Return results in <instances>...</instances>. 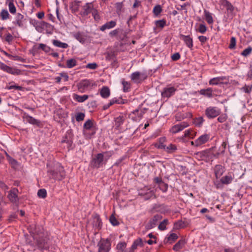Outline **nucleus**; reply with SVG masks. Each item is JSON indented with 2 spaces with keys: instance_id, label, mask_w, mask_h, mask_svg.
Wrapping results in <instances>:
<instances>
[{
  "instance_id": "f257e3e1",
  "label": "nucleus",
  "mask_w": 252,
  "mask_h": 252,
  "mask_svg": "<svg viewBox=\"0 0 252 252\" xmlns=\"http://www.w3.org/2000/svg\"><path fill=\"white\" fill-rule=\"evenodd\" d=\"M47 173L50 178L58 180H62L65 178V172L60 163H56L53 166L47 164Z\"/></svg>"
},
{
  "instance_id": "f03ea898",
  "label": "nucleus",
  "mask_w": 252,
  "mask_h": 252,
  "mask_svg": "<svg viewBox=\"0 0 252 252\" xmlns=\"http://www.w3.org/2000/svg\"><path fill=\"white\" fill-rule=\"evenodd\" d=\"M106 164L104 161V155L103 153H98L95 155L91 161L92 166L96 169L102 167L103 165Z\"/></svg>"
},
{
  "instance_id": "7ed1b4c3",
  "label": "nucleus",
  "mask_w": 252,
  "mask_h": 252,
  "mask_svg": "<svg viewBox=\"0 0 252 252\" xmlns=\"http://www.w3.org/2000/svg\"><path fill=\"white\" fill-rule=\"evenodd\" d=\"M96 86V84L93 81L87 79L83 80L77 84L78 89L82 93Z\"/></svg>"
},
{
  "instance_id": "20e7f679",
  "label": "nucleus",
  "mask_w": 252,
  "mask_h": 252,
  "mask_svg": "<svg viewBox=\"0 0 252 252\" xmlns=\"http://www.w3.org/2000/svg\"><path fill=\"white\" fill-rule=\"evenodd\" d=\"M97 252H109L111 248V240L109 238H101L97 244Z\"/></svg>"
},
{
  "instance_id": "39448f33",
  "label": "nucleus",
  "mask_w": 252,
  "mask_h": 252,
  "mask_svg": "<svg viewBox=\"0 0 252 252\" xmlns=\"http://www.w3.org/2000/svg\"><path fill=\"white\" fill-rule=\"evenodd\" d=\"M220 113V109L216 106H209L205 111V115L209 119L217 117Z\"/></svg>"
},
{
  "instance_id": "423d86ee",
  "label": "nucleus",
  "mask_w": 252,
  "mask_h": 252,
  "mask_svg": "<svg viewBox=\"0 0 252 252\" xmlns=\"http://www.w3.org/2000/svg\"><path fill=\"white\" fill-rule=\"evenodd\" d=\"M0 69L4 72L14 75H18L21 73V70L15 67L9 66L2 62H0Z\"/></svg>"
},
{
  "instance_id": "0eeeda50",
  "label": "nucleus",
  "mask_w": 252,
  "mask_h": 252,
  "mask_svg": "<svg viewBox=\"0 0 252 252\" xmlns=\"http://www.w3.org/2000/svg\"><path fill=\"white\" fill-rule=\"evenodd\" d=\"M18 189L13 188L8 192L7 198L9 200L13 203H17L19 202Z\"/></svg>"
},
{
  "instance_id": "6e6552de",
  "label": "nucleus",
  "mask_w": 252,
  "mask_h": 252,
  "mask_svg": "<svg viewBox=\"0 0 252 252\" xmlns=\"http://www.w3.org/2000/svg\"><path fill=\"white\" fill-rule=\"evenodd\" d=\"M177 89L174 87L167 86L163 89L161 95L162 98H169L174 95Z\"/></svg>"
},
{
  "instance_id": "1a4fd4ad",
  "label": "nucleus",
  "mask_w": 252,
  "mask_h": 252,
  "mask_svg": "<svg viewBox=\"0 0 252 252\" xmlns=\"http://www.w3.org/2000/svg\"><path fill=\"white\" fill-rule=\"evenodd\" d=\"M162 219V216L160 215H156L150 219L149 222L146 224L145 227L147 229H151L156 226L157 222Z\"/></svg>"
},
{
  "instance_id": "9d476101",
  "label": "nucleus",
  "mask_w": 252,
  "mask_h": 252,
  "mask_svg": "<svg viewBox=\"0 0 252 252\" xmlns=\"http://www.w3.org/2000/svg\"><path fill=\"white\" fill-rule=\"evenodd\" d=\"M23 119L24 120H26L29 123L35 125L37 126H40L41 125V122L37 119H35L34 118L29 115L27 113L23 112Z\"/></svg>"
},
{
  "instance_id": "9b49d317",
  "label": "nucleus",
  "mask_w": 252,
  "mask_h": 252,
  "mask_svg": "<svg viewBox=\"0 0 252 252\" xmlns=\"http://www.w3.org/2000/svg\"><path fill=\"white\" fill-rule=\"evenodd\" d=\"M94 9L93 2L86 3L83 7L81 11V15L83 16H87L92 13Z\"/></svg>"
},
{
  "instance_id": "f8f14e48",
  "label": "nucleus",
  "mask_w": 252,
  "mask_h": 252,
  "mask_svg": "<svg viewBox=\"0 0 252 252\" xmlns=\"http://www.w3.org/2000/svg\"><path fill=\"white\" fill-rule=\"evenodd\" d=\"M138 194L141 196H145L146 199H149L154 195L155 192L150 188L145 187L139 191Z\"/></svg>"
},
{
  "instance_id": "ddd939ff",
  "label": "nucleus",
  "mask_w": 252,
  "mask_h": 252,
  "mask_svg": "<svg viewBox=\"0 0 252 252\" xmlns=\"http://www.w3.org/2000/svg\"><path fill=\"white\" fill-rule=\"evenodd\" d=\"M189 126L188 123L183 122L180 124L174 126L171 128V132L174 133H177L182 131L183 129Z\"/></svg>"
},
{
  "instance_id": "4468645a",
  "label": "nucleus",
  "mask_w": 252,
  "mask_h": 252,
  "mask_svg": "<svg viewBox=\"0 0 252 252\" xmlns=\"http://www.w3.org/2000/svg\"><path fill=\"white\" fill-rule=\"evenodd\" d=\"M180 38L181 40H183L188 47L191 49L193 47V40L192 38L189 35H185L181 34Z\"/></svg>"
},
{
  "instance_id": "2eb2a0df",
  "label": "nucleus",
  "mask_w": 252,
  "mask_h": 252,
  "mask_svg": "<svg viewBox=\"0 0 252 252\" xmlns=\"http://www.w3.org/2000/svg\"><path fill=\"white\" fill-rule=\"evenodd\" d=\"M73 37L81 43H84L87 39V35L83 32H74Z\"/></svg>"
},
{
  "instance_id": "dca6fc26",
  "label": "nucleus",
  "mask_w": 252,
  "mask_h": 252,
  "mask_svg": "<svg viewBox=\"0 0 252 252\" xmlns=\"http://www.w3.org/2000/svg\"><path fill=\"white\" fill-rule=\"evenodd\" d=\"M116 25H117L116 21L112 20V21L106 22L105 24L103 25L102 26L100 27L99 30L102 32H104L106 30H109V29L114 28L116 26Z\"/></svg>"
},
{
  "instance_id": "f3484780",
  "label": "nucleus",
  "mask_w": 252,
  "mask_h": 252,
  "mask_svg": "<svg viewBox=\"0 0 252 252\" xmlns=\"http://www.w3.org/2000/svg\"><path fill=\"white\" fill-rule=\"evenodd\" d=\"M24 16L20 13L16 14L15 17V20L13 23L19 27H23L24 26L23 20Z\"/></svg>"
},
{
  "instance_id": "a211bd4d",
  "label": "nucleus",
  "mask_w": 252,
  "mask_h": 252,
  "mask_svg": "<svg viewBox=\"0 0 252 252\" xmlns=\"http://www.w3.org/2000/svg\"><path fill=\"white\" fill-rule=\"evenodd\" d=\"M200 94L203 95L208 98H212L214 96L213 93V89L212 88H208L206 89H201L198 91Z\"/></svg>"
},
{
  "instance_id": "6ab92c4d",
  "label": "nucleus",
  "mask_w": 252,
  "mask_h": 252,
  "mask_svg": "<svg viewBox=\"0 0 252 252\" xmlns=\"http://www.w3.org/2000/svg\"><path fill=\"white\" fill-rule=\"evenodd\" d=\"M225 171L224 168L221 165H216L214 167V173L216 178H220Z\"/></svg>"
},
{
  "instance_id": "aec40b11",
  "label": "nucleus",
  "mask_w": 252,
  "mask_h": 252,
  "mask_svg": "<svg viewBox=\"0 0 252 252\" xmlns=\"http://www.w3.org/2000/svg\"><path fill=\"white\" fill-rule=\"evenodd\" d=\"M210 135L208 134H204L200 136L197 139L198 147L206 143L209 141Z\"/></svg>"
},
{
  "instance_id": "412c9836",
  "label": "nucleus",
  "mask_w": 252,
  "mask_h": 252,
  "mask_svg": "<svg viewBox=\"0 0 252 252\" xmlns=\"http://www.w3.org/2000/svg\"><path fill=\"white\" fill-rule=\"evenodd\" d=\"M225 79V77L223 76L214 77L210 80L209 84L210 85H217L222 83Z\"/></svg>"
},
{
  "instance_id": "4be33fe9",
  "label": "nucleus",
  "mask_w": 252,
  "mask_h": 252,
  "mask_svg": "<svg viewBox=\"0 0 252 252\" xmlns=\"http://www.w3.org/2000/svg\"><path fill=\"white\" fill-rule=\"evenodd\" d=\"M33 49L36 51L41 49L46 53H49L51 50V48L49 47L43 43H39L38 45H34L33 47Z\"/></svg>"
},
{
  "instance_id": "5701e85b",
  "label": "nucleus",
  "mask_w": 252,
  "mask_h": 252,
  "mask_svg": "<svg viewBox=\"0 0 252 252\" xmlns=\"http://www.w3.org/2000/svg\"><path fill=\"white\" fill-rule=\"evenodd\" d=\"M143 246V243L142 240L141 238H138L133 242L129 250L131 251V252H134V250H135L138 247H142Z\"/></svg>"
},
{
  "instance_id": "b1692460",
  "label": "nucleus",
  "mask_w": 252,
  "mask_h": 252,
  "mask_svg": "<svg viewBox=\"0 0 252 252\" xmlns=\"http://www.w3.org/2000/svg\"><path fill=\"white\" fill-rule=\"evenodd\" d=\"M210 153V151L206 150L197 152L195 154V155L197 158H200V159L204 160L209 156Z\"/></svg>"
},
{
  "instance_id": "393cba45",
  "label": "nucleus",
  "mask_w": 252,
  "mask_h": 252,
  "mask_svg": "<svg viewBox=\"0 0 252 252\" xmlns=\"http://www.w3.org/2000/svg\"><path fill=\"white\" fill-rule=\"evenodd\" d=\"M73 98L75 100L78 102H83L88 99L89 95L87 94L79 95L77 94H73Z\"/></svg>"
},
{
  "instance_id": "a878e982",
  "label": "nucleus",
  "mask_w": 252,
  "mask_h": 252,
  "mask_svg": "<svg viewBox=\"0 0 252 252\" xmlns=\"http://www.w3.org/2000/svg\"><path fill=\"white\" fill-rule=\"evenodd\" d=\"M0 19L2 21H6L10 19L11 16L6 9H2L0 12Z\"/></svg>"
},
{
  "instance_id": "bb28decb",
  "label": "nucleus",
  "mask_w": 252,
  "mask_h": 252,
  "mask_svg": "<svg viewBox=\"0 0 252 252\" xmlns=\"http://www.w3.org/2000/svg\"><path fill=\"white\" fill-rule=\"evenodd\" d=\"M94 127V121L88 120L83 125L84 131L93 129Z\"/></svg>"
},
{
  "instance_id": "cd10ccee",
  "label": "nucleus",
  "mask_w": 252,
  "mask_h": 252,
  "mask_svg": "<svg viewBox=\"0 0 252 252\" xmlns=\"http://www.w3.org/2000/svg\"><path fill=\"white\" fill-rule=\"evenodd\" d=\"M166 137H162L158 139V142L155 144V146L159 149H165V145L164 143L166 141Z\"/></svg>"
},
{
  "instance_id": "c85d7f7f",
  "label": "nucleus",
  "mask_w": 252,
  "mask_h": 252,
  "mask_svg": "<svg viewBox=\"0 0 252 252\" xmlns=\"http://www.w3.org/2000/svg\"><path fill=\"white\" fill-rule=\"evenodd\" d=\"M52 43L55 46L63 49H66L68 47L67 43L62 42L58 40H53Z\"/></svg>"
},
{
  "instance_id": "c756f323",
  "label": "nucleus",
  "mask_w": 252,
  "mask_h": 252,
  "mask_svg": "<svg viewBox=\"0 0 252 252\" xmlns=\"http://www.w3.org/2000/svg\"><path fill=\"white\" fill-rule=\"evenodd\" d=\"M178 236L175 233H171L168 237H167L164 240V243H169L171 244L175 242L178 239Z\"/></svg>"
},
{
  "instance_id": "7c9ffc66",
  "label": "nucleus",
  "mask_w": 252,
  "mask_h": 252,
  "mask_svg": "<svg viewBox=\"0 0 252 252\" xmlns=\"http://www.w3.org/2000/svg\"><path fill=\"white\" fill-rule=\"evenodd\" d=\"M196 132L192 129H188L185 131L184 135L182 137V139L183 140L184 137H189L193 139L195 136Z\"/></svg>"
},
{
  "instance_id": "2f4dec72",
  "label": "nucleus",
  "mask_w": 252,
  "mask_h": 252,
  "mask_svg": "<svg viewBox=\"0 0 252 252\" xmlns=\"http://www.w3.org/2000/svg\"><path fill=\"white\" fill-rule=\"evenodd\" d=\"M100 94L103 98H106L110 96V91L108 87H103L100 90Z\"/></svg>"
},
{
  "instance_id": "473e14b6",
  "label": "nucleus",
  "mask_w": 252,
  "mask_h": 252,
  "mask_svg": "<svg viewBox=\"0 0 252 252\" xmlns=\"http://www.w3.org/2000/svg\"><path fill=\"white\" fill-rule=\"evenodd\" d=\"M233 179V178L231 175H226L221 178L220 182L223 184L228 185L232 182Z\"/></svg>"
},
{
  "instance_id": "72a5a7b5",
  "label": "nucleus",
  "mask_w": 252,
  "mask_h": 252,
  "mask_svg": "<svg viewBox=\"0 0 252 252\" xmlns=\"http://www.w3.org/2000/svg\"><path fill=\"white\" fill-rule=\"evenodd\" d=\"M204 16L208 24H212L214 23V20L212 14L209 11L204 10Z\"/></svg>"
},
{
  "instance_id": "f704fd0d",
  "label": "nucleus",
  "mask_w": 252,
  "mask_h": 252,
  "mask_svg": "<svg viewBox=\"0 0 252 252\" xmlns=\"http://www.w3.org/2000/svg\"><path fill=\"white\" fill-rule=\"evenodd\" d=\"M125 120V117L124 115H119L115 119V125L117 127H119L124 123Z\"/></svg>"
},
{
  "instance_id": "c9c22d12",
  "label": "nucleus",
  "mask_w": 252,
  "mask_h": 252,
  "mask_svg": "<svg viewBox=\"0 0 252 252\" xmlns=\"http://www.w3.org/2000/svg\"><path fill=\"white\" fill-rule=\"evenodd\" d=\"M185 244V242L184 240H180L174 246L173 250L176 252H178L183 248Z\"/></svg>"
},
{
  "instance_id": "e433bc0d",
  "label": "nucleus",
  "mask_w": 252,
  "mask_h": 252,
  "mask_svg": "<svg viewBox=\"0 0 252 252\" xmlns=\"http://www.w3.org/2000/svg\"><path fill=\"white\" fill-rule=\"evenodd\" d=\"M196 30L197 32L201 34H204L206 32L207 28L204 23L199 24L197 25V28Z\"/></svg>"
},
{
  "instance_id": "4c0bfd02",
  "label": "nucleus",
  "mask_w": 252,
  "mask_h": 252,
  "mask_svg": "<svg viewBox=\"0 0 252 252\" xmlns=\"http://www.w3.org/2000/svg\"><path fill=\"white\" fill-rule=\"evenodd\" d=\"M140 73L136 71L132 73L131 75L130 78L135 83H139L140 82Z\"/></svg>"
},
{
  "instance_id": "58836bf2",
  "label": "nucleus",
  "mask_w": 252,
  "mask_h": 252,
  "mask_svg": "<svg viewBox=\"0 0 252 252\" xmlns=\"http://www.w3.org/2000/svg\"><path fill=\"white\" fill-rule=\"evenodd\" d=\"M77 64V61L74 59L67 60L66 62V67L68 68H72Z\"/></svg>"
},
{
  "instance_id": "ea45409f",
  "label": "nucleus",
  "mask_w": 252,
  "mask_h": 252,
  "mask_svg": "<svg viewBox=\"0 0 252 252\" xmlns=\"http://www.w3.org/2000/svg\"><path fill=\"white\" fill-rule=\"evenodd\" d=\"M7 159L13 168L16 169L18 167L19 164L17 160L9 156L7 157Z\"/></svg>"
},
{
  "instance_id": "a19ab883",
  "label": "nucleus",
  "mask_w": 252,
  "mask_h": 252,
  "mask_svg": "<svg viewBox=\"0 0 252 252\" xmlns=\"http://www.w3.org/2000/svg\"><path fill=\"white\" fill-rule=\"evenodd\" d=\"M177 150V147L175 145L170 144L168 146H165L164 150L168 153H172Z\"/></svg>"
},
{
  "instance_id": "79ce46f5",
  "label": "nucleus",
  "mask_w": 252,
  "mask_h": 252,
  "mask_svg": "<svg viewBox=\"0 0 252 252\" xmlns=\"http://www.w3.org/2000/svg\"><path fill=\"white\" fill-rule=\"evenodd\" d=\"M9 1L8 4V8L9 12L12 14H14L16 12V8L15 6L13 0H8Z\"/></svg>"
},
{
  "instance_id": "37998d69",
  "label": "nucleus",
  "mask_w": 252,
  "mask_h": 252,
  "mask_svg": "<svg viewBox=\"0 0 252 252\" xmlns=\"http://www.w3.org/2000/svg\"><path fill=\"white\" fill-rule=\"evenodd\" d=\"M185 226V223L184 221L182 220H178L174 224L173 229H179L184 228Z\"/></svg>"
},
{
  "instance_id": "c03bdc74",
  "label": "nucleus",
  "mask_w": 252,
  "mask_h": 252,
  "mask_svg": "<svg viewBox=\"0 0 252 252\" xmlns=\"http://www.w3.org/2000/svg\"><path fill=\"white\" fill-rule=\"evenodd\" d=\"M166 21L164 19L157 20L155 21V25L157 28L162 29L166 25Z\"/></svg>"
},
{
  "instance_id": "a18cd8bd",
  "label": "nucleus",
  "mask_w": 252,
  "mask_h": 252,
  "mask_svg": "<svg viewBox=\"0 0 252 252\" xmlns=\"http://www.w3.org/2000/svg\"><path fill=\"white\" fill-rule=\"evenodd\" d=\"M168 223L167 219H164L162 222L159 224L158 228L160 230H164L166 229V225Z\"/></svg>"
},
{
  "instance_id": "49530a36",
  "label": "nucleus",
  "mask_w": 252,
  "mask_h": 252,
  "mask_svg": "<svg viewBox=\"0 0 252 252\" xmlns=\"http://www.w3.org/2000/svg\"><path fill=\"white\" fill-rule=\"evenodd\" d=\"M252 52V47L251 46L248 47L247 48L244 49L241 53V55L244 57H247L250 55Z\"/></svg>"
},
{
  "instance_id": "de8ad7c7",
  "label": "nucleus",
  "mask_w": 252,
  "mask_h": 252,
  "mask_svg": "<svg viewBox=\"0 0 252 252\" xmlns=\"http://www.w3.org/2000/svg\"><path fill=\"white\" fill-rule=\"evenodd\" d=\"M37 195L39 197L44 198L47 196V191L45 189H40L37 192Z\"/></svg>"
},
{
  "instance_id": "09e8293b",
  "label": "nucleus",
  "mask_w": 252,
  "mask_h": 252,
  "mask_svg": "<svg viewBox=\"0 0 252 252\" xmlns=\"http://www.w3.org/2000/svg\"><path fill=\"white\" fill-rule=\"evenodd\" d=\"M204 120L202 117H199L194 120V124L196 126H200L203 124Z\"/></svg>"
},
{
  "instance_id": "8fccbe9b",
  "label": "nucleus",
  "mask_w": 252,
  "mask_h": 252,
  "mask_svg": "<svg viewBox=\"0 0 252 252\" xmlns=\"http://www.w3.org/2000/svg\"><path fill=\"white\" fill-rule=\"evenodd\" d=\"M85 117V115L84 113H77L75 115V119L76 121L80 122L83 121Z\"/></svg>"
},
{
  "instance_id": "3c124183",
  "label": "nucleus",
  "mask_w": 252,
  "mask_h": 252,
  "mask_svg": "<svg viewBox=\"0 0 252 252\" xmlns=\"http://www.w3.org/2000/svg\"><path fill=\"white\" fill-rule=\"evenodd\" d=\"M104 154V161H105L106 163L107 162V160L109 159V158L114 154V152L113 151H107L104 153H102Z\"/></svg>"
},
{
  "instance_id": "603ef678",
  "label": "nucleus",
  "mask_w": 252,
  "mask_h": 252,
  "mask_svg": "<svg viewBox=\"0 0 252 252\" xmlns=\"http://www.w3.org/2000/svg\"><path fill=\"white\" fill-rule=\"evenodd\" d=\"M126 36V33L122 29H121L120 33L117 36V39L120 40H123Z\"/></svg>"
},
{
  "instance_id": "864d4df0",
  "label": "nucleus",
  "mask_w": 252,
  "mask_h": 252,
  "mask_svg": "<svg viewBox=\"0 0 252 252\" xmlns=\"http://www.w3.org/2000/svg\"><path fill=\"white\" fill-rule=\"evenodd\" d=\"M120 32L121 29H116L113 31H111L109 32V35L111 37H115L117 38L119 33H120Z\"/></svg>"
},
{
  "instance_id": "5fc2aeb1",
  "label": "nucleus",
  "mask_w": 252,
  "mask_h": 252,
  "mask_svg": "<svg viewBox=\"0 0 252 252\" xmlns=\"http://www.w3.org/2000/svg\"><path fill=\"white\" fill-rule=\"evenodd\" d=\"M109 221L110 223L113 225V226H117L118 225L119 223L116 218L115 217L114 215H112L109 218Z\"/></svg>"
},
{
  "instance_id": "6e6d98bb",
  "label": "nucleus",
  "mask_w": 252,
  "mask_h": 252,
  "mask_svg": "<svg viewBox=\"0 0 252 252\" xmlns=\"http://www.w3.org/2000/svg\"><path fill=\"white\" fill-rule=\"evenodd\" d=\"M41 25L43 28H46L47 30L52 31L53 27L50 24L43 21L41 23Z\"/></svg>"
},
{
  "instance_id": "4d7b16f0",
  "label": "nucleus",
  "mask_w": 252,
  "mask_h": 252,
  "mask_svg": "<svg viewBox=\"0 0 252 252\" xmlns=\"http://www.w3.org/2000/svg\"><path fill=\"white\" fill-rule=\"evenodd\" d=\"M126 242H120L117 245V249L118 250L123 252L124 251V249L126 248Z\"/></svg>"
},
{
  "instance_id": "13d9d810",
  "label": "nucleus",
  "mask_w": 252,
  "mask_h": 252,
  "mask_svg": "<svg viewBox=\"0 0 252 252\" xmlns=\"http://www.w3.org/2000/svg\"><path fill=\"white\" fill-rule=\"evenodd\" d=\"M115 103L123 104L124 103V102L123 101V99L121 98H119L118 99L114 98L111 100V101H110V105H113Z\"/></svg>"
},
{
  "instance_id": "bf43d9fd",
  "label": "nucleus",
  "mask_w": 252,
  "mask_h": 252,
  "mask_svg": "<svg viewBox=\"0 0 252 252\" xmlns=\"http://www.w3.org/2000/svg\"><path fill=\"white\" fill-rule=\"evenodd\" d=\"M92 14L95 21H98L99 20L100 16L97 9L94 8V9L92 12Z\"/></svg>"
},
{
  "instance_id": "052dcab7",
  "label": "nucleus",
  "mask_w": 252,
  "mask_h": 252,
  "mask_svg": "<svg viewBox=\"0 0 252 252\" xmlns=\"http://www.w3.org/2000/svg\"><path fill=\"white\" fill-rule=\"evenodd\" d=\"M224 6H225L227 11L232 12L234 10V7L228 1L225 0Z\"/></svg>"
},
{
  "instance_id": "680f3d73",
  "label": "nucleus",
  "mask_w": 252,
  "mask_h": 252,
  "mask_svg": "<svg viewBox=\"0 0 252 252\" xmlns=\"http://www.w3.org/2000/svg\"><path fill=\"white\" fill-rule=\"evenodd\" d=\"M236 40L234 37H232L230 39V43L229 45V48L231 49H234L236 46Z\"/></svg>"
},
{
  "instance_id": "e2e57ef3",
  "label": "nucleus",
  "mask_w": 252,
  "mask_h": 252,
  "mask_svg": "<svg viewBox=\"0 0 252 252\" xmlns=\"http://www.w3.org/2000/svg\"><path fill=\"white\" fill-rule=\"evenodd\" d=\"M161 11L162 9L159 5L155 6L153 9V12L156 15H158L160 14Z\"/></svg>"
},
{
  "instance_id": "0e129e2a",
  "label": "nucleus",
  "mask_w": 252,
  "mask_h": 252,
  "mask_svg": "<svg viewBox=\"0 0 252 252\" xmlns=\"http://www.w3.org/2000/svg\"><path fill=\"white\" fill-rule=\"evenodd\" d=\"M159 188L163 192H166L168 189V185L164 182H162L158 186Z\"/></svg>"
},
{
  "instance_id": "69168bd1",
  "label": "nucleus",
  "mask_w": 252,
  "mask_h": 252,
  "mask_svg": "<svg viewBox=\"0 0 252 252\" xmlns=\"http://www.w3.org/2000/svg\"><path fill=\"white\" fill-rule=\"evenodd\" d=\"M227 115L226 114H223L218 117V121L220 123H223L227 120Z\"/></svg>"
},
{
  "instance_id": "338daca9",
  "label": "nucleus",
  "mask_w": 252,
  "mask_h": 252,
  "mask_svg": "<svg viewBox=\"0 0 252 252\" xmlns=\"http://www.w3.org/2000/svg\"><path fill=\"white\" fill-rule=\"evenodd\" d=\"M122 84L123 85L124 91L125 92H128L130 88V84L127 82L125 81L122 82Z\"/></svg>"
},
{
  "instance_id": "774afa93",
  "label": "nucleus",
  "mask_w": 252,
  "mask_h": 252,
  "mask_svg": "<svg viewBox=\"0 0 252 252\" xmlns=\"http://www.w3.org/2000/svg\"><path fill=\"white\" fill-rule=\"evenodd\" d=\"M101 225H102V222H101L100 219L99 217L96 218L95 224H94L95 227L99 229L101 228Z\"/></svg>"
}]
</instances>
